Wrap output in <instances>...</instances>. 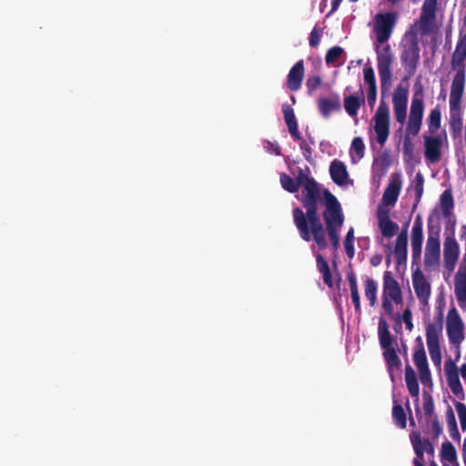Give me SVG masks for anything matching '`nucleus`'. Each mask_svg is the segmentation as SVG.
Segmentation results:
<instances>
[{"label": "nucleus", "mask_w": 466, "mask_h": 466, "mask_svg": "<svg viewBox=\"0 0 466 466\" xmlns=\"http://www.w3.org/2000/svg\"><path fill=\"white\" fill-rule=\"evenodd\" d=\"M382 298L392 299L396 304H401L403 301L400 287L390 271H385L383 274Z\"/></svg>", "instance_id": "14"}, {"label": "nucleus", "mask_w": 466, "mask_h": 466, "mask_svg": "<svg viewBox=\"0 0 466 466\" xmlns=\"http://www.w3.org/2000/svg\"><path fill=\"white\" fill-rule=\"evenodd\" d=\"M363 78L368 87H377L375 73L371 66H366L363 68Z\"/></svg>", "instance_id": "50"}, {"label": "nucleus", "mask_w": 466, "mask_h": 466, "mask_svg": "<svg viewBox=\"0 0 466 466\" xmlns=\"http://www.w3.org/2000/svg\"><path fill=\"white\" fill-rule=\"evenodd\" d=\"M455 408L460 419L461 430L466 431V405L462 402H455Z\"/></svg>", "instance_id": "52"}, {"label": "nucleus", "mask_w": 466, "mask_h": 466, "mask_svg": "<svg viewBox=\"0 0 466 466\" xmlns=\"http://www.w3.org/2000/svg\"><path fill=\"white\" fill-rule=\"evenodd\" d=\"M466 73L464 67L457 70L451 86L449 128L451 137L456 139L461 136L463 118L461 101L465 88Z\"/></svg>", "instance_id": "2"}, {"label": "nucleus", "mask_w": 466, "mask_h": 466, "mask_svg": "<svg viewBox=\"0 0 466 466\" xmlns=\"http://www.w3.org/2000/svg\"><path fill=\"white\" fill-rule=\"evenodd\" d=\"M411 187L415 191V203L412 207V210L414 211L421 199L424 190V177L420 172L416 174Z\"/></svg>", "instance_id": "38"}, {"label": "nucleus", "mask_w": 466, "mask_h": 466, "mask_svg": "<svg viewBox=\"0 0 466 466\" xmlns=\"http://www.w3.org/2000/svg\"><path fill=\"white\" fill-rule=\"evenodd\" d=\"M405 381L409 393L419 400L420 386L417 379L416 372L410 365L405 367Z\"/></svg>", "instance_id": "29"}, {"label": "nucleus", "mask_w": 466, "mask_h": 466, "mask_svg": "<svg viewBox=\"0 0 466 466\" xmlns=\"http://www.w3.org/2000/svg\"><path fill=\"white\" fill-rule=\"evenodd\" d=\"M323 34V28L315 25L309 35V46L311 47H317L319 45L321 35Z\"/></svg>", "instance_id": "51"}, {"label": "nucleus", "mask_w": 466, "mask_h": 466, "mask_svg": "<svg viewBox=\"0 0 466 466\" xmlns=\"http://www.w3.org/2000/svg\"><path fill=\"white\" fill-rule=\"evenodd\" d=\"M383 357L387 363L389 371L390 372L391 379L393 380L392 370L393 369L400 370L401 367V361L397 355L395 349L384 350Z\"/></svg>", "instance_id": "34"}, {"label": "nucleus", "mask_w": 466, "mask_h": 466, "mask_svg": "<svg viewBox=\"0 0 466 466\" xmlns=\"http://www.w3.org/2000/svg\"><path fill=\"white\" fill-rule=\"evenodd\" d=\"M424 112V103H423V90L422 86H419L413 94L410 105V116L411 117H416L422 119Z\"/></svg>", "instance_id": "27"}, {"label": "nucleus", "mask_w": 466, "mask_h": 466, "mask_svg": "<svg viewBox=\"0 0 466 466\" xmlns=\"http://www.w3.org/2000/svg\"><path fill=\"white\" fill-rule=\"evenodd\" d=\"M441 208L445 218H450L454 208L453 197L451 189H446L441 196Z\"/></svg>", "instance_id": "35"}, {"label": "nucleus", "mask_w": 466, "mask_h": 466, "mask_svg": "<svg viewBox=\"0 0 466 466\" xmlns=\"http://www.w3.org/2000/svg\"><path fill=\"white\" fill-rule=\"evenodd\" d=\"M431 429L433 439H437L442 433V426L437 417L431 420Z\"/></svg>", "instance_id": "54"}, {"label": "nucleus", "mask_w": 466, "mask_h": 466, "mask_svg": "<svg viewBox=\"0 0 466 466\" xmlns=\"http://www.w3.org/2000/svg\"><path fill=\"white\" fill-rule=\"evenodd\" d=\"M416 340L420 344L413 353V360H414V363H415L418 370H420L429 368V366H428L426 352H425V350H424V347H423V344L421 341V338L418 337Z\"/></svg>", "instance_id": "33"}, {"label": "nucleus", "mask_w": 466, "mask_h": 466, "mask_svg": "<svg viewBox=\"0 0 466 466\" xmlns=\"http://www.w3.org/2000/svg\"><path fill=\"white\" fill-rule=\"evenodd\" d=\"M300 149L302 151V154H303L304 157L308 161H310L311 160V154H312V149H311L310 145L308 144L306 141H301V143H300Z\"/></svg>", "instance_id": "61"}, {"label": "nucleus", "mask_w": 466, "mask_h": 466, "mask_svg": "<svg viewBox=\"0 0 466 466\" xmlns=\"http://www.w3.org/2000/svg\"><path fill=\"white\" fill-rule=\"evenodd\" d=\"M446 332L452 345H460L464 340V323L457 309L451 306L446 318Z\"/></svg>", "instance_id": "8"}, {"label": "nucleus", "mask_w": 466, "mask_h": 466, "mask_svg": "<svg viewBox=\"0 0 466 466\" xmlns=\"http://www.w3.org/2000/svg\"><path fill=\"white\" fill-rule=\"evenodd\" d=\"M397 23V14L394 12L379 13L374 16L373 31L377 44L386 43L391 36Z\"/></svg>", "instance_id": "6"}, {"label": "nucleus", "mask_w": 466, "mask_h": 466, "mask_svg": "<svg viewBox=\"0 0 466 466\" xmlns=\"http://www.w3.org/2000/svg\"><path fill=\"white\" fill-rule=\"evenodd\" d=\"M454 293L459 307L466 310V265H460L455 274Z\"/></svg>", "instance_id": "15"}, {"label": "nucleus", "mask_w": 466, "mask_h": 466, "mask_svg": "<svg viewBox=\"0 0 466 466\" xmlns=\"http://www.w3.org/2000/svg\"><path fill=\"white\" fill-rule=\"evenodd\" d=\"M466 58V34L460 38L457 43L455 51L452 55V66L455 67L458 64H462Z\"/></svg>", "instance_id": "37"}, {"label": "nucleus", "mask_w": 466, "mask_h": 466, "mask_svg": "<svg viewBox=\"0 0 466 466\" xmlns=\"http://www.w3.org/2000/svg\"><path fill=\"white\" fill-rule=\"evenodd\" d=\"M460 256V247L453 236L446 237L443 244V266L449 271L454 270Z\"/></svg>", "instance_id": "12"}, {"label": "nucleus", "mask_w": 466, "mask_h": 466, "mask_svg": "<svg viewBox=\"0 0 466 466\" xmlns=\"http://www.w3.org/2000/svg\"><path fill=\"white\" fill-rule=\"evenodd\" d=\"M401 189V180L399 177H392L382 195V201L387 206H393Z\"/></svg>", "instance_id": "23"}, {"label": "nucleus", "mask_w": 466, "mask_h": 466, "mask_svg": "<svg viewBox=\"0 0 466 466\" xmlns=\"http://www.w3.org/2000/svg\"><path fill=\"white\" fill-rule=\"evenodd\" d=\"M282 112L284 115L285 123L291 137L295 140H301V136L299 131L298 122L293 108L290 106L284 104L282 106Z\"/></svg>", "instance_id": "24"}, {"label": "nucleus", "mask_w": 466, "mask_h": 466, "mask_svg": "<svg viewBox=\"0 0 466 466\" xmlns=\"http://www.w3.org/2000/svg\"><path fill=\"white\" fill-rule=\"evenodd\" d=\"M421 123L422 119L409 116L408 125L405 130V136H417L420 130Z\"/></svg>", "instance_id": "45"}, {"label": "nucleus", "mask_w": 466, "mask_h": 466, "mask_svg": "<svg viewBox=\"0 0 466 466\" xmlns=\"http://www.w3.org/2000/svg\"><path fill=\"white\" fill-rule=\"evenodd\" d=\"M392 420L397 427L405 429L407 426V416L403 407L399 403H394L392 408Z\"/></svg>", "instance_id": "42"}, {"label": "nucleus", "mask_w": 466, "mask_h": 466, "mask_svg": "<svg viewBox=\"0 0 466 466\" xmlns=\"http://www.w3.org/2000/svg\"><path fill=\"white\" fill-rule=\"evenodd\" d=\"M436 6L437 0H425L423 3L420 24L424 34L430 32V26L436 18Z\"/></svg>", "instance_id": "18"}, {"label": "nucleus", "mask_w": 466, "mask_h": 466, "mask_svg": "<svg viewBox=\"0 0 466 466\" xmlns=\"http://www.w3.org/2000/svg\"><path fill=\"white\" fill-rule=\"evenodd\" d=\"M266 143H267V146L265 147L267 148L268 151H269L270 153L275 154L276 156H280L281 155V147H279V144L272 143V142H269V141H267Z\"/></svg>", "instance_id": "62"}, {"label": "nucleus", "mask_w": 466, "mask_h": 466, "mask_svg": "<svg viewBox=\"0 0 466 466\" xmlns=\"http://www.w3.org/2000/svg\"><path fill=\"white\" fill-rule=\"evenodd\" d=\"M316 263L319 271L322 274L324 283L329 287H333V279L329 263L321 254L316 255Z\"/></svg>", "instance_id": "31"}, {"label": "nucleus", "mask_w": 466, "mask_h": 466, "mask_svg": "<svg viewBox=\"0 0 466 466\" xmlns=\"http://www.w3.org/2000/svg\"><path fill=\"white\" fill-rule=\"evenodd\" d=\"M401 319L403 322L405 323V327L409 331H411L413 329V323H412V313L411 310L407 308L401 316Z\"/></svg>", "instance_id": "56"}, {"label": "nucleus", "mask_w": 466, "mask_h": 466, "mask_svg": "<svg viewBox=\"0 0 466 466\" xmlns=\"http://www.w3.org/2000/svg\"><path fill=\"white\" fill-rule=\"evenodd\" d=\"M378 226L381 235L388 238L395 236L399 230L398 224L390 219L386 210L378 212Z\"/></svg>", "instance_id": "20"}, {"label": "nucleus", "mask_w": 466, "mask_h": 466, "mask_svg": "<svg viewBox=\"0 0 466 466\" xmlns=\"http://www.w3.org/2000/svg\"><path fill=\"white\" fill-rule=\"evenodd\" d=\"M381 260H382V256L381 255H374L371 258H370V264L371 266L373 267H377L379 266L380 263H381Z\"/></svg>", "instance_id": "64"}, {"label": "nucleus", "mask_w": 466, "mask_h": 466, "mask_svg": "<svg viewBox=\"0 0 466 466\" xmlns=\"http://www.w3.org/2000/svg\"><path fill=\"white\" fill-rule=\"evenodd\" d=\"M377 100V87H368L367 101L370 107H373Z\"/></svg>", "instance_id": "59"}, {"label": "nucleus", "mask_w": 466, "mask_h": 466, "mask_svg": "<svg viewBox=\"0 0 466 466\" xmlns=\"http://www.w3.org/2000/svg\"><path fill=\"white\" fill-rule=\"evenodd\" d=\"M423 242V225L421 218L417 216L411 229V251L414 260L420 259Z\"/></svg>", "instance_id": "17"}, {"label": "nucleus", "mask_w": 466, "mask_h": 466, "mask_svg": "<svg viewBox=\"0 0 466 466\" xmlns=\"http://www.w3.org/2000/svg\"><path fill=\"white\" fill-rule=\"evenodd\" d=\"M305 67L303 60L298 61L289 70L287 78V86L291 91H298L301 87Z\"/></svg>", "instance_id": "19"}, {"label": "nucleus", "mask_w": 466, "mask_h": 466, "mask_svg": "<svg viewBox=\"0 0 466 466\" xmlns=\"http://www.w3.org/2000/svg\"><path fill=\"white\" fill-rule=\"evenodd\" d=\"M376 52L380 89L383 96L387 91H389L392 85L391 66L394 61V55L389 45H386L382 48H380L377 46Z\"/></svg>", "instance_id": "5"}, {"label": "nucleus", "mask_w": 466, "mask_h": 466, "mask_svg": "<svg viewBox=\"0 0 466 466\" xmlns=\"http://www.w3.org/2000/svg\"><path fill=\"white\" fill-rule=\"evenodd\" d=\"M443 309L444 301L436 308L437 312L433 321H430L426 325V341L429 353L433 364L437 367H441V364L440 339L443 329Z\"/></svg>", "instance_id": "3"}, {"label": "nucleus", "mask_w": 466, "mask_h": 466, "mask_svg": "<svg viewBox=\"0 0 466 466\" xmlns=\"http://www.w3.org/2000/svg\"><path fill=\"white\" fill-rule=\"evenodd\" d=\"M343 53H344V50L342 47H340L339 46H332L326 53V56H325L326 64L327 65H334Z\"/></svg>", "instance_id": "46"}, {"label": "nucleus", "mask_w": 466, "mask_h": 466, "mask_svg": "<svg viewBox=\"0 0 466 466\" xmlns=\"http://www.w3.org/2000/svg\"><path fill=\"white\" fill-rule=\"evenodd\" d=\"M423 410L426 416L431 417L433 415L434 402L430 394H423Z\"/></svg>", "instance_id": "53"}, {"label": "nucleus", "mask_w": 466, "mask_h": 466, "mask_svg": "<svg viewBox=\"0 0 466 466\" xmlns=\"http://www.w3.org/2000/svg\"><path fill=\"white\" fill-rule=\"evenodd\" d=\"M446 420L451 437L454 441H459L461 434L459 432L456 418L451 407H448L446 410Z\"/></svg>", "instance_id": "41"}, {"label": "nucleus", "mask_w": 466, "mask_h": 466, "mask_svg": "<svg viewBox=\"0 0 466 466\" xmlns=\"http://www.w3.org/2000/svg\"><path fill=\"white\" fill-rule=\"evenodd\" d=\"M427 122L429 131L431 133H435L440 129L441 122V111L440 106H436L431 110Z\"/></svg>", "instance_id": "40"}, {"label": "nucleus", "mask_w": 466, "mask_h": 466, "mask_svg": "<svg viewBox=\"0 0 466 466\" xmlns=\"http://www.w3.org/2000/svg\"><path fill=\"white\" fill-rule=\"evenodd\" d=\"M442 140L440 137L424 136V156L431 163H437L441 157Z\"/></svg>", "instance_id": "16"}, {"label": "nucleus", "mask_w": 466, "mask_h": 466, "mask_svg": "<svg viewBox=\"0 0 466 466\" xmlns=\"http://www.w3.org/2000/svg\"><path fill=\"white\" fill-rule=\"evenodd\" d=\"M402 150H403L404 156H407V157L412 156L414 147H413V143L410 139V137H408V136L404 137Z\"/></svg>", "instance_id": "55"}, {"label": "nucleus", "mask_w": 466, "mask_h": 466, "mask_svg": "<svg viewBox=\"0 0 466 466\" xmlns=\"http://www.w3.org/2000/svg\"><path fill=\"white\" fill-rule=\"evenodd\" d=\"M409 90L406 87L398 86L394 91L392 103L396 121L401 125L405 123L407 117Z\"/></svg>", "instance_id": "10"}, {"label": "nucleus", "mask_w": 466, "mask_h": 466, "mask_svg": "<svg viewBox=\"0 0 466 466\" xmlns=\"http://www.w3.org/2000/svg\"><path fill=\"white\" fill-rule=\"evenodd\" d=\"M354 229L352 228H350L348 231L345 240H344V247L347 256L350 258H352L354 257Z\"/></svg>", "instance_id": "48"}, {"label": "nucleus", "mask_w": 466, "mask_h": 466, "mask_svg": "<svg viewBox=\"0 0 466 466\" xmlns=\"http://www.w3.org/2000/svg\"><path fill=\"white\" fill-rule=\"evenodd\" d=\"M300 202L305 211L299 207L292 209L293 222L299 237L306 242L314 240L320 249H325L328 234L332 248L338 249L344 216L337 198L317 182L301 189Z\"/></svg>", "instance_id": "1"}, {"label": "nucleus", "mask_w": 466, "mask_h": 466, "mask_svg": "<svg viewBox=\"0 0 466 466\" xmlns=\"http://www.w3.org/2000/svg\"><path fill=\"white\" fill-rule=\"evenodd\" d=\"M329 174L332 181L338 186H344L349 180V172L346 165L338 159H334L329 166Z\"/></svg>", "instance_id": "21"}, {"label": "nucleus", "mask_w": 466, "mask_h": 466, "mask_svg": "<svg viewBox=\"0 0 466 466\" xmlns=\"http://www.w3.org/2000/svg\"><path fill=\"white\" fill-rule=\"evenodd\" d=\"M410 440L413 446V450L416 457L413 460L422 461L424 458V448L422 444V439L420 431H411L410 434Z\"/></svg>", "instance_id": "36"}, {"label": "nucleus", "mask_w": 466, "mask_h": 466, "mask_svg": "<svg viewBox=\"0 0 466 466\" xmlns=\"http://www.w3.org/2000/svg\"><path fill=\"white\" fill-rule=\"evenodd\" d=\"M295 180L296 183H298V187H301V189L307 187H310L317 183V181L313 177H309L301 168H299L298 176Z\"/></svg>", "instance_id": "47"}, {"label": "nucleus", "mask_w": 466, "mask_h": 466, "mask_svg": "<svg viewBox=\"0 0 466 466\" xmlns=\"http://www.w3.org/2000/svg\"><path fill=\"white\" fill-rule=\"evenodd\" d=\"M441 457L443 463L444 461H447L451 463H455L456 466H460L459 462L457 461V451L454 447V445L450 442L449 441H446L441 445Z\"/></svg>", "instance_id": "32"}, {"label": "nucleus", "mask_w": 466, "mask_h": 466, "mask_svg": "<svg viewBox=\"0 0 466 466\" xmlns=\"http://www.w3.org/2000/svg\"><path fill=\"white\" fill-rule=\"evenodd\" d=\"M365 145L363 139L360 137L353 138L350 147V157L352 162L360 160L364 157Z\"/></svg>", "instance_id": "39"}, {"label": "nucleus", "mask_w": 466, "mask_h": 466, "mask_svg": "<svg viewBox=\"0 0 466 466\" xmlns=\"http://www.w3.org/2000/svg\"><path fill=\"white\" fill-rule=\"evenodd\" d=\"M282 187L289 193H297L299 191L298 183L290 176L282 173L279 177Z\"/></svg>", "instance_id": "44"}, {"label": "nucleus", "mask_w": 466, "mask_h": 466, "mask_svg": "<svg viewBox=\"0 0 466 466\" xmlns=\"http://www.w3.org/2000/svg\"><path fill=\"white\" fill-rule=\"evenodd\" d=\"M421 445L424 448V451H426L428 454L433 456V454H434V446H433V444L431 443V441L428 438L422 440V444Z\"/></svg>", "instance_id": "63"}, {"label": "nucleus", "mask_w": 466, "mask_h": 466, "mask_svg": "<svg viewBox=\"0 0 466 466\" xmlns=\"http://www.w3.org/2000/svg\"><path fill=\"white\" fill-rule=\"evenodd\" d=\"M411 277L413 289L420 303L422 306H427L431 294V283L426 279L420 268H417Z\"/></svg>", "instance_id": "11"}, {"label": "nucleus", "mask_w": 466, "mask_h": 466, "mask_svg": "<svg viewBox=\"0 0 466 466\" xmlns=\"http://www.w3.org/2000/svg\"><path fill=\"white\" fill-rule=\"evenodd\" d=\"M400 61L407 76H412L415 74L420 62L419 40L415 33H410L406 35L400 53Z\"/></svg>", "instance_id": "4"}, {"label": "nucleus", "mask_w": 466, "mask_h": 466, "mask_svg": "<svg viewBox=\"0 0 466 466\" xmlns=\"http://www.w3.org/2000/svg\"><path fill=\"white\" fill-rule=\"evenodd\" d=\"M318 107L323 117H329L332 112H337L341 109L339 96H335L332 98H319L318 100Z\"/></svg>", "instance_id": "26"}, {"label": "nucleus", "mask_w": 466, "mask_h": 466, "mask_svg": "<svg viewBox=\"0 0 466 466\" xmlns=\"http://www.w3.org/2000/svg\"><path fill=\"white\" fill-rule=\"evenodd\" d=\"M373 119L377 142L383 146L390 135V108L383 99L380 100Z\"/></svg>", "instance_id": "9"}, {"label": "nucleus", "mask_w": 466, "mask_h": 466, "mask_svg": "<svg viewBox=\"0 0 466 466\" xmlns=\"http://www.w3.org/2000/svg\"><path fill=\"white\" fill-rule=\"evenodd\" d=\"M322 84V79L320 76L316 75L312 76H309L306 81V87L308 89V93L311 95L314 91L320 87Z\"/></svg>", "instance_id": "49"}, {"label": "nucleus", "mask_w": 466, "mask_h": 466, "mask_svg": "<svg viewBox=\"0 0 466 466\" xmlns=\"http://www.w3.org/2000/svg\"><path fill=\"white\" fill-rule=\"evenodd\" d=\"M393 302L394 301L392 299L382 298V309L390 317H392L393 315Z\"/></svg>", "instance_id": "60"}, {"label": "nucleus", "mask_w": 466, "mask_h": 466, "mask_svg": "<svg viewBox=\"0 0 466 466\" xmlns=\"http://www.w3.org/2000/svg\"><path fill=\"white\" fill-rule=\"evenodd\" d=\"M431 218L428 223V238L425 248L424 265L430 268H435L440 264L441 258V243L440 230L433 231L431 226Z\"/></svg>", "instance_id": "7"}, {"label": "nucleus", "mask_w": 466, "mask_h": 466, "mask_svg": "<svg viewBox=\"0 0 466 466\" xmlns=\"http://www.w3.org/2000/svg\"><path fill=\"white\" fill-rule=\"evenodd\" d=\"M419 373H420V381L423 385H431L432 384L431 375V371H430L429 368L420 370Z\"/></svg>", "instance_id": "57"}, {"label": "nucleus", "mask_w": 466, "mask_h": 466, "mask_svg": "<svg viewBox=\"0 0 466 466\" xmlns=\"http://www.w3.org/2000/svg\"><path fill=\"white\" fill-rule=\"evenodd\" d=\"M347 279H348L349 285H350V298H351V300L354 305L355 312L360 314L361 313L360 296L359 293L358 282H357V279H356L354 272L348 273Z\"/></svg>", "instance_id": "30"}, {"label": "nucleus", "mask_w": 466, "mask_h": 466, "mask_svg": "<svg viewBox=\"0 0 466 466\" xmlns=\"http://www.w3.org/2000/svg\"><path fill=\"white\" fill-rule=\"evenodd\" d=\"M374 165H380L383 169H387L390 165V158L388 153L384 152L380 156L379 159L374 161Z\"/></svg>", "instance_id": "58"}, {"label": "nucleus", "mask_w": 466, "mask_h": 466, "mask_svg": "<svg viewBox=\"0 0 466 466\" xmlns=\"http://www.w3.org/2000/svg\"><path fill=\"white\" fill-rule=\"evenodd\" d=\"M447 383L451 392L461 400L465 399V394L460 381L458 369L454 361L449 360L444 364Z\"/></svg>", "instance_id": "13"}, {"label": "nucleus", "mask_w": 466, "mask_h": 466, "mask_svg": "<svg viewBox=\"0 0 466 466\" xmlns=\"http://www.w3.org/2000/svg\"><path fill=\"white\" fill-rule=\"evenodd\" d=\"M378 335L380 339V345L384 350L394 349L392 347L393 339L389 330L388 323L383 317H380L379 319Z\"/></svg>", "instance_id": "28"}, {"label": "nucleus", "mask_w": 466, "mask_h": 466, "mask_svg": "<svg viewBox=\"0 0 466 466\" xmlns=\"http://www.w3.org/2000/svg\"><path fill=\"white\" fill-rule=\"evenodd\" d=\"M365 297L370 301V305L374 307L377 303V283L374 279L367 278L364 281Z\"/></svg>", "instance_id": "43"}, {"label": "nucleus", "mask_w": 466, "mask_h": 466, "mask_svg": "<svg viewBox=\"0 0 466 466\" xmlns=\"http://www.w3.org/2000/svg\"><path fill=\"white\" fill-rule=\"evenodd\" d=\"M364 102V93L360 89L357 94L344 97V108L350 116H356L360 107Z\"/></svg>", "instance_id": "25"}, {"label": "nucleus", "mask_w": 466, "mask_h": 466, "mask_svg": "<svg viewBox=\"0 0 466 466\" xmlns=\"http://www.w3.org/2000/svg\"><path fill=\"white\" fill-rule=\"evenodd\" d=\"M394 256L397 260V265L400 266L407 261L408 255V232L407 229L402 230L396 238L394 247Z\"/></svg>", "instance_id": "22"}]
</instances>
